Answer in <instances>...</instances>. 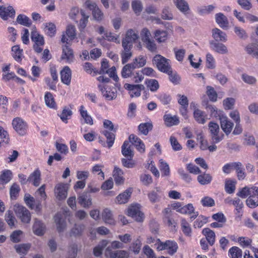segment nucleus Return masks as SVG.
<instances>
[{"instance_id":"nucleus-16","label":"nucleus","mask_w":258,"mask_h":258,"mask_svg":"<svg viewBox=\"0 0 258 258\" xmlns=\"http://www.w3.org/2000/svg\"><path fill=\"white\" fill-rule=\"evenodd\" d=\"M178 212L183 214L191 215L190 217L191 219H195L198 216V212H195V209L191 204H188L186 206L182 207L181 208L178 210Z\"/></svg>"},{"instance_id":"nucleus-10","label":"nucleus","mask_w":258,"mask_h":258,"mask_svg":"<svg viewBox=\"0 0 258 258\" xmlns=\"http://www.w3.org/2000/svg\"><path fill=\"white\" fill-rule=\"evenodd\" d=\"M163 196V191L160 187H156L148 194V198L152 203L159 202Z\"/></svg>"},{"instance_id":"nucleus-63","label":"nucleus","mask_w":258,"mask_h":258,"mask_svg":"<svg viewBox=\"0 0 258 258\" xmlns=\"http://www.w3.org/2000/svg\"><path fill=\"white\" fill-rule=\"evenodd\" d=\"M20 190L19 186L16 183H13L10 188V196L12 199H16Z\"/></svg>"},{"instance_id":"nucleus-49","label":"nucleus","mask_w":258,"mask_h":258,"mask_svg":"<svg viewBox=\"0 0 258 258\" xmlns=\"http://www.w3.org/2000/svg\"><path fill=\"white\" fill-rule=\"evenodd\" d=\"M12 178V172L9 170L4 171L0 176V182L6 184L9 182Z\"/></svg>"},{"instance_id":"nucleus-41","label":"nucleus","mask_w":258,"mask_h":258,"mask_svg":"<svg viewBox=\"0 0 258 258\" xmlns=\"http://www.w3.org/2000/svg\"><path fill=\"white\" fill-rule=\"evenodd\" d=\"M161 17L162 19L166 20H172L173 19V14L169 7L165 6L163 8L162 10Z\"/></svg>"},{"instance_id":"nucleus-34","label":"nucleus","mask_w":258,"mask_h":258,"mask_svg":"<svg viewBox=\"0 0 258 258\" xmlns=\"http://www.w3.org/2000/svg\"><path fill=\"white\" fill-rule=\"evenodd\" d=\"M134 65L131 63H128L123 67L121 72V76L123 78L132 77V75L134 73L133 71L135 69Z\"/></svg>"},{"instance_id":"nucleus-1","label":"nucleus","mask_w":258,"mask_h":258,"mask_svg":"<svg viewBox=\"0 0 258 258\" xmlns=\"http://www.w3.org/2000/svg\"><path fill=\"white\" fill-rule=\"evenodd\" d=\"M13 210L17 217L22 223H30L31 220V214L26 207L19 204H16L14 205Z\"/></svg>"},{"instance_id":"nucleus-55","label":"nucleus","mask_w":258,"mask_h":258,"mask_svg":"<svg viewBox=\"0 0 258 258\" xmlns=\"http://www.w3.org/2000/svg\"><path fill=\"white\" fill-rule=\"evenodd\" d=\"M152 128V124L150 123H144L140 124L138 126V129L141 134L147 135L150 130Z\"/></svg>"},{"instance_id":"nucleus-45","label":"nucleus","mask_w":258,"mask_h":258,"mask_svg":"<svg viewBox=\"0 0 258 258\" xmlns=\"http://www.w3.org/2000/svg\"><path fill=\"white\" fill-rule=\"evenodd\" d=\"M45 31L49 36L52 37L54 36L56 32V27L52 23H45L44 24Z\"/></svg>"},{"instance_id":"nucleus-58","label":"nucleus","mask_w":258,"mask_h":258,"mask_svg":"<svg viewBox=\"0 0 258 258\" xmlns=\"http://www.w3.org/2000/svg\"><path fill=\"white\" fill-rule=\"evenodd\" d=\"M215 8V7L214 5L203 6L198 8V12L199 14L202 15L209 14L214 10Z\"/></svg>"},{"instance_id":"nucleus-19","label":"nucleus","mask_w":258,"mask_h":258,"mask_svg":"<svg viewBox=\"0 0 258 258\" xmlns=\"http://www.w3.org/2000/svg\"><path fill=\"white\" fill-rule=\"evenodd\" d=\"M163 119L165 125L167 127L177 125L179 123V118L176 115L172 116L170 114H166L163 116Z\"/></svg>"},{"instance_id":"nucleus-21","label":"nucleus","mask_w":258,"mask_h":258,"mask_svg":"<svg viewBox=\"0 0 258 258\" xmlns=\"http://www.w3.org/2000/svg\"><path fill=\"white\" fill-rule=\"evenodd\" d=\"M61 82L69 85L71 81L72 72L69 67H65L60 72Z\"/></svg>"},{"instance_id":"nucleus-37","label":"nucleus","mask_w":258,"mask_h":258,"mask_svg":"<svg viewBox=\"0 0 258 258\" xmlns=\"http://www.w3.org/2000/svg\"><path fill=\"white\" fill-rule=\"evenodd\" d=\"M5 218L6 221L11 228L15 227L17 220L11 211L9 210L6 212Z\"/></svg>"},{"instance_id":"nucleus-62","label":"nucleus","mask_w":258,"mask_h":258,"mask_svg":"<svg viewBox=\"0 0 258 258\" xmlns=\"http://www.w3.org/2000/svg\"><path fill=\"white\" fill-rule=\"evenodd\" d=\"M237 2L243 9L246 11L250 10L252 7L251 0H237Z\"/></svg>"},{"instance_id":"nucleus-46","label":"nucleus","mask_w":258,"mask_h":258,"mask_svg":"<svg viewBox=\"0 0 258 258\" xmlns=\"http://www.w3.org/2000/svg\"><path fill=\"white\" fill-rule=\"evenodd\" d=\"M17 22L19 24L27 27H29L31 24L30 19L26 16L21 14L18 16Z\"/></svg>"},{"instance_id":"nucleus-56","label":"nucleus","mask_w":258,"mask_h":258,"mask_svg":"<svg viewBox=\"0 0 258 258\" xmlns=\"http://www.w3.org/2000/svg\"><path fill=\"white\" fill-rule=\"evenodd\" d=\"M12 51L13 52V56L17 61L21 60L22 51L18 45H15L12 47Z\"/></svg>"},{"instance_id":"nucleus-15","label":"nucleus","mask_w":258,"mask_h":258,"mask_svg":"<svg viewBox=\"0 0 258 258\" xmlns=\"http://www.w3.org/2000/svg\"><path fill=\"white\" fill-rule=\"evenodd\" d=\"M220 124L223 132L227 135H228L233 128V123L229 120L227 117L223 116L220 117Z\"/></svg>"},{"instance_id":"nucleus-31","label":"nucleus","mask_w":258,"mask_h":258,"mask_svg":"<svg viewBox=\"0 0 258 258\" xmlns=\"http://www.w3.org/2000/svg\"><path fill=\"white\" fill-rule=\"evenodd\" d=\"M31 38L32 40L34 42L35 44L44 45V44L43 37L39 34L35 27L32 29Z\"/></svg>"},{"instance_id":"nucleus-5","label":"nucleus","mask_w":258,"mask_h":258,"mask_svg":"<svg viewBox=\"0 0 258 258\" xmlns=\"http://www.w3.org/2000/svg\"><path fill=\"white\" fill-rule=\"evenodd\" d=\"M15 131L20 136H24L27 133L28 125L27 122L20 117L14 118L12 122Z\"/></svg>"},{"instance_id":"nucleus-8","label":"nucleus","mask_w":258,"mask_h":258,"mask_svg":"<svg viewBox=\"0 0 258 258\" xmlns=\"http://www.w3.org/2000/svg\"><path fill=\"white\" fill-rule=\"evenodd\" d=\"M127 215L139 222L143 221L144 217V214L141 212L140 205L138 204L133 205L129 207L127 210Z\"/></svg>"},{"instance_id":"nucleus-9","label":"nucleus","mask_w":258,"mask_h":258,"mask_svg":"<svg viewBox=\"0 0 258 258\" xmlns=\"http://www.w3.org/2000/svg\"><path fill=\"white\" fill-rule=\"evenodd\" d=\"M68 186L67 184L59 183L56 185L54 193L57 199L59 200L65 199L68 195Z\"/></svg>"},{"instance_id":"nucleus-23","label":"nucleus","mask_w":258,"mask_h":258,"mask_svg":"<svg viewBox=\"0 0 258 258\" xmlns=\"http://www.w3.org/2000/svg\"><path fill=\"white\" fill-rule=\"evenodd\" d=\"M29 182L32 183L35 186H38L40 183L41 180V172L37 169L34 171L28 178Z\"/></svg>"},{"instance_id":"nucleus-3","label":"nucleus","mask_w":258,"mask_h":258,"mask_svg":"<svg viewBox=\"0 0 258 258\" xmlns=\"http://www.w3.org/2000/svg\"><path fill=\"white\" fill-rule=\"evenodd\" d=\"M170 60L161 55H156L153 59V63L155 64L160 71L164 73H169L171 67Z\"/></svg>"},{"instance_id":"nucleus-48","label":"nucleus","mask_w":258,"mask_h":258,"mask_svg":"<svg viewBox=\"0 0 258 258\" xmlns=\"http://www.w3.org/2000/svg\"><path fill=\"white\" fill-rule=\"evenodd\" d=\"M181 229L183 233L187 236H190L191 233V229L188 223L185 220L182 219L181 222Z\"/></svg>"},{"instance_id":"nucleus-39","label":"nucleus","mask_w":258,"mask_h":258,"mask_svg":"<svg viewBox=\"0 0 258 258\" xmlns=\"http://www.w3.org/2000/svg\"><path fill=\"white\" fill-rule=\"evenodd\" d=\"M102 218L106 223L114 224L115 221L112 218L111 212L108 209L104 210L102 213Z\"/></svg>"},{"instance_id":"nucleus-18","label":"nucleus","mask_w":258,"mask_h":258,"mask_svg":"<svg viewBox=\"0 0 258 258\" xmlns=\"http://www.w3.org/2000/svg\"><path fill=\"white\" fill-rule=\"evenodd\" d=\"M15 14V11L12 7H5L0 6V17L3 20H7L9 17H12Z\"/></svg>"},{"instance_id":"nucleus-54","label":"nucleus","mask_w":258,"mask_h":258,"mask_svg":"<svg viewBox=\"0 0 258 258\" xmlns=\"http://www.w3.org/2000/svg\"><path fill=\"white\" fill-rule=\"evenodd\" d=\"M197 180L201 184H207L211 181L212 176L209 174H204L199 175Z\"/></svg>"},{"instance_id":"nucleus-32","label":"nucleus","mask_w":258,"mask_h":258,"mask_svg":"<svg viewBox=\"0 0 258 258\" xmlns=\"http://www.w3.org/2000/svg\"><path fill=\"white\" fill-rule=\"evenodd\" d=\"M167 32L163 30H157L154 32V38L158 43L165 42L167 38Z\"/></svg>"},{"instance_id":"nucleus-30","label":"nucleus","mask_w":258,"mask_h":258,"mask_svg":"<svg viewBox=\"0 0 258 258\" xmlns=\"http://www.w3.org/2000/svg\"><path fill=\"white\" fill-rule=\"evenodd\" d=\"M121 153L126 158H133L134 152L131 149V145L128 141H124L121 147Z\"/></svg>"},{"instance_id":"nucleus-17","label":"nucleus","mask_w":258,"mask_h":258,"mask_svg":"<svg viewBox=\"0 0 258 258\" xmlns=\"http://www.w3.org/2000/svg\"><path fill=\"white\" fill-rule=\"evenodd\" d=\"M33 231L38 236L43 235L45 232V226L44 224L38 219H34V223L33 225Z\"/></svg>"},{"instance_id":"nucleus-53","label":"nucleus","mask_w":258,"mask_h":258,"mask_svg":"<svg viewBox=\"0 0 258 258\" xmlns=\"http://www.w3.org/2000/svg\"><path fill=\"white\" fill-rule=\"evenodd\" d=\"M229 252L231 258H241L242 250L238 247L234 246L229 249Z\"/></svg>"},{"instance_id":"nucleus-20","label":"nucleus","mask_w":258,"mask_h":258,"mask_svg":"<svg viewBox=\"0 0 258 258\" xmlns=\"http://www.w3.org/2000/svg\"><path fill=\"white\" fill-rule=\"evenodd\" d=\"M132 189L131 188L127 189L123 192L119 194L116 198V203L118 204H123L126 203L131 196Z\"/></svg>"},{"instance_id":"nucleus-64","label":"nucleus","mask_w":258,"mask_h":258,"mask_svg":"<svg viewBox=\"0 0 258 258\" xmlns=\"http://www.w3.org/2000/svg\"><path fill=\"white\" fill-rule=\"evenodd\" d=\"M77 253L78 246L76 244H73L69 248L67 258H76Z\"/></svg>"},{"instance_id":"nucleus-6","label":"nucleus","mask_w":258,"mask_h":258,"mask_svg":"<svg viewBox=\"0 0 258 258\" xmlns=\"http://www.w3.org/2000/svg\"><path fill=\"white\" fill-rule=\"evenodd\" d=\"M177 243L171 240H166L164 242H160L157 246V249L159 251L167 249L168 254L171 255L177 252Z\"/></svg>"},{"instance_id":"nucleus-12","label":"nucleus","mask_w":258,"mask_h":258,"mask_svg":"<svg viewBox=\"0 0 258 258\" xmlns=\"http://www.w3.org/2000/svg\"><path fill=\"white\" fill-rule=\"evenodd\" d=\"M76 33L75 26L73 25L68 26L66 31V34L63 33L62 35L61 41L62 43L66 42L67 44H68V41L69 39L70 40H73L76 37Z\"/></svg>"},{"instance_id":"nucleus-27","label":"nucleus","mask_w":258,"mask_h":258,"mask_svg":"<svg viewBox=\"0 0 258 258\" xmlns=\"http://www.w3.org/2000/svg\"><path fill=\"white\" fill-rule=\"evenodd\" d=\"M194 117L195 119L200 124H204L206 121L207 115L202 110L195 108L194 111Z\"/></svg>"},{"instance_id":"nucleus-51","label":"nucleus","mask_w":258,"mask_h":258,"mask_svg":"<svg viewBox=\"0 0 258 258\" xmlns=\"http://www.w3.org/2000/svg\"><path fill=\"white\" fill-rule=\"evenodd\" d=\"M24 200L27 206L31 209L35 208V204L36 203L35 199L30 195L25 194Z\"/></svg>"},{"instance_id":"nucleus-60","label":"nucleus","mask_w":258,"mask_h":258,"mask_svg":"<svg viewBox=\"0 0 258 258\" xmlns=\"http://www.w3.org/2000/svg\"><path fill=\"white\" fill-rule=\"evenodd\" d=\"M103 96L105 97V99L110 101L115 99L117 97L116 91L106 90L105 92H103Z\"/></svg>"},{"instance_id":"nucleus-22","label":"nucleus","mask_w":258,"mask_h":258,"mask_svg":"<svg viewBox=\"0 0 258 258\" xmlns=\"http://www.w3.org/2000/svg\"><path fill=\"white\" fill-rule=\"evenodd\" d=\"M215 19L217 23L220 27L224 29H227L229 26V21L227 18L222 13H219L215 15Z\"/></svg>"},{"instance_id":"nucleus-57","label":"nucleus","mask_w":258,"mask_h":258,"mask_svg":"<svg viewBox=\"0 0 258 258\" xmlns=\"http://www.w3.org/2000/svg\"><path fill=\"white\" fill-rule=\"evenodd\" d=\"M102 134H103L106 138H107V143L108 144V147L110 148L112 146L114 141L115 139V135L112 133H110L107 131H103L102 132Z\"/></svg>"},{"instance_id":"nucleus-26","label":"nucleus","mask_w":258,"mask_h":258,"mask_svg":"<svg viewBox=\"0 0 258 258\" xmlns=\"http://www.w3.org/2000/svg\"><path fill=\"white\" fill-rule=\"evenodd\" d=\"M123 172L122 170L117 167H115L113 171V176L116 184H122L124 181V178L123 177Z\"/></svg>"},{"instance_id":"nucleus-36","label":"nucleus","mask_w":258,"mask_h":258,"mask_svg":"<svg viewBox=\"0 0 258 258\" xmlns=\"http://www.w3.org/2000/svg\"><path fill=\"white\" fill-rule=\"evenodd\" d=\"M44 100L47 106L51 108H56V104L52 94L50 92H46L44 96Z\"/></svg>"},{"instance_id":"nucleus-38","label":"nucleus","mask_w":258,"mask_h":258,"mask_svg":"<svg viewBox=\"0 0 258 258\" xmlns=\"http://www.w3.org/2000/svg\"><path fill=\"white\" fill-rule=\"evenodd\" d=\"M246 50L247 52L252 57L258 58V44L251 43L248 44L246 47Z\"/></svg>"},{"instance_id":"nucleus-4","label":"nucleus","mask_w":258,"mask_h":258,"mask_svg":"<svg viewBox=\"0 0 258 258\" xmlns=\"http://www.w3.org/2000/svg\"><path fill=\"white\" fill-rule=\"evenodd\" d=\"M139 38L138 32L132 29L128 30L125 37L122 40V46L133 47V43Z\"/></svg>"},{"instance_id":"nucleus-40","label":"nucleus","mask_w":258,"mask_h":258,"mask_svg":"<svg viewBox=\"0 0 258 258\" xmlns=\"http://www.w3.org/2000/svg\"><path fill=\"white\" fill-rule=\"evenodd\" d=\"M159 168L162 176H168L170 175V168L168 163L162 159L159 160Z\"/></svg>"},{"instance_id":"nucleus-42","label":"nucleus","mask_w":258,"mask_h":258,"mask_svg":"<svg viewBox=\"0 0 258 258\" xmlns=\"http://www.w3.org/2000/svg\"><path fill=\"white\" fill-rule=\"evenodd\" d=\"M84 109V107L83 106L80 107V111L82 117L84 119L85 123L92 125L93 124L92 118L88 114L87 111Z\"/></svg>"},{"instance_id":"nucleus-59","label":"nucleus","mask_w":258,"mask_h":258,"mask_svg":"<svg viewBox=\"0 0 258 258\" xmlns=\"http://www.w3.org/2000/svg\"><path fill=\"white\" fill-rule=\"evenodd\" d=\"M132 7L134 12L137 15H139L143 10V5L140 1H133Z\"/></svg>"},{"instance_id":"nucleus-47","label":"nucleus","mask_w":258,"mask_h":258,"mask_svg":"<svg viewBox=\"0 0 258 258\" xmlns=\"http://www.w3.org/2000/svg\"><path fill=\"white\" fill-rule=\"evenodd\" d=\"M146 58L142 56H139L138 57L135 58L133 62L131 63L132 64H134V67L135 68L143 67L146 64Z\"/></svg>"},{"instance_id":"nucleus-28","label":"nucleus","mask_w":258,"mask_h":258,"mask_svg":"<svg viewBox=\"0 0 258 258\" xmlns=\"http://www.w3.org/2000/svg\"><path fill=\"white\" fill-rule=\"evenodd\" d=\"M174 3L178 9L184 14L188 13L189 7L185 0H174Z\"/></svg>"},{"instance_id":"nucleus-33","label":"nucleus","mask_w":258,"mask_h":258,"mask_svg":"<svg viewBox=\"0 0 258 258\" xmlns=\"http://www.w3.org/2000/svg\"><path fill=\"white\" fill-rule=\"evenodd\" d=\"M123 50L121 53V60L123 64L126 63L128 61L132 56V52L131 49L132 47L128 46H122Z\"/></svg>"},{"instance_id":"nucleus-43","label":"nucleus","mask_w":258,"mask_h":258,"mask_svg":"<svg viewBox=\"0 0 258 258\" xmlns=\"http://www.w3.org/2000/svg\"><path fill=\"white\" fill-rule=\"evenodd\" d=\"M85 229V226L83 224H75L74 227L71 229L70 232V236H77L82 234Z\"/></svg>"},{"instance_id":"nucleus-24","label":"nucleus","mask_w":258,"mask_h":258,"mask_svg":"<svg viewBox=\"0 0 258 258\" xmlns=\"http://www.w3.org/2000/svg\"><path fill=\"white\" fill-rule=\"evenodd\" d=\"M212 36L216 42H226L227 41L226 34L218 28L212 30Z\"/></svg>"},{"instance_id":"nucleus-25","label":"nucleus","mask_w":258,"mask_h":258,"mask_svg":"<svg viewBox=\"0 0 258 258\" xmlns=\"http://www.w3.org/2000/svg\"><path fill=\"white\" fill-rule=\"evenodd\" d=\"M74 56L73 50L69 47L65 45L62 47V54L61 57L62 59H66L67 62L70 63L73 61Z\"/></svg>"},{"instance_id":"nucleus-14","label":"nucleus","mask_w":258,"mask_h":258,"mask_svg":"<svg viewBox=\"0 0 258 258\" xmlns=\"http://www.w3.org/2000/svg\"><path fill=\"white\" fill-rule=\"evenodd\" d=\"M130 141L136 146L137 149L141 153H144L145 151V146L142 140L134 134L129 136Z\"/></svg>"},{"instance_id":"nucleus-44","label":"nucleus","mask_w":258,"mask_h":258,"mask_svg":"<svg viewBox=\"0 0 258 258\" xmlns=\"http://www.w3.org/2000/svg\"><path fill=\"white\" fill-rule=\"evenodd\" d=\"M30 248V244L29 243L21 244L15 246L16 251L20 254H26Z\"/></svg>"},{"instance_id":"nucleus-13","label":"nucleus","mask_w":258,"mask_h":258,"mask_svg":"<svg viewBox=\"0 0 258 258\" xmlns=\"http://www.w3.org/2000/svg\"><path fill=\"white\" fill-rule=\"evenodd\" d=\"M210 44L212 49L216 52L221 54H225L228 52L227 46L222 43L212 40Z\"/></svg>"},{"instance_id":"nucleus-50","label":"nucleus","mask_w":258,"mask_h":258,"mask_svg":"<svg viewBox=\"0 0 258 258\" xmlns=\"http://www.w3.org/2000/svg\"><path fill=\"white\" fill-rule=\"evenodd\" d=\"M247 206L250 208H254L258 206V197L250 195L246 200Z\"/></svg>"},{"instance_id":"nucleus-7","label":"nucleus","mask_w":258,"mask_h":258,"mask_svg":"<svg viewBox=\"0 0 258 258\" xmlns=\"http://www.w3.org/2000/svg\"><path fill=\"white\" fill-rule=\"evenodd\" d=\"M105 256L107 258H130V253L125 250H113L107 247L105 251Z\"/></svg>"},{"instance_id":"nucleus-52","label":"nucleus","mask_w":258,"mask_h":258,"mask_svg":"<svg viewBox=\"0 0 258 258\" xmlns=\"http://www.w3.org/2000/svg\"><path fill=\"white\" fill-rule=\"evenodd\" d=\"M146 84L147 88L152 92L156 91L159 87L158 82L156 80L151 79L147 80L146 81Z\"/></svg>"},{"instance_id":"nucleus-61","label":"nucleus","mask_w":258,"mask_h":258,"mask_svg":"<svg viewBox=\"0 0 258 258\" xmlns=\"http://www.w3.org/2000/svg\"><path fill=\"white\" fill-rule=\"evenodd\" d=\"M225 189L228 194H232L235 190V182L231 180H227L225 182Z\"/></svg>"},{"instance_id":"nucleus-35","label":"nucleus","mask_w":258,"mask_h":258,"mask_svg":"<svg viewBox=\"0 0 258 258\" xmlns=\"http://www.w3.org/2000/svg\"><path fill=\"white\" fill-rule=\"evenodd\" d=\"M79 204L84 208H89L92 205L91 198L86 194H82L78 198Z\"/></svg>"},{"instance_id":"nucleus-2","label":"nucleus","mask_w":258,"mask_h":258,"mask_svg":"<svg viewBox=\"0 0 258 258\" xmlns=\"http://www.w3.org/2000/svg\"><path fill=\"white\" fill-rule=\"evenodd\" d=\"M210 137L213 143H218L223 139L224 134L220 132L219 125L215 122L211 121L208 124Z\"/></svg>"},{"instance_id":"nucleus-29","label":"nucleus","mask_w":258,"mask_h":258,"mask_svg":"<svg viewBox=\"0 0 258 258\" xmlns=\"http://www.w3.org/2000/svg\"><path fill=\"white\" fill-rule=\"evenodd\" d=\"M202 233L205 236L206 240L210 245H213L215 241V232L209 228H205L203 230Z\"/></svg>"},{"instance_id":"nucleus-11","label":"nucleus","mask_w":258,"mask_h":258,"mask_svg":"<svg viewBox=\"0 0 258 258\" xmlns=\"http://www.w3.org/2000/svg\"><path fill=\"white\" fill-rule=\"evenodd\" d=\"M54 221L56 226V229L59 233L63 232L67 228V223L63 215L57 213L54 217Z\"/></svg>"}]
</instances>
